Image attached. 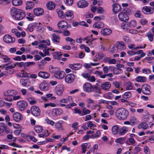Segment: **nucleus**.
<instances>
[{
  "label": "nucleus",
  "mask_w": 154,
  "mask_h": 154,
  "mask_svg": "<svg viewBox=\"0 0 154 154\" xmlns=\"http://www.w3.org/2000/svg\"><path fill=\"white\" fill-rule=\"evenodd\" d=\"M82 66V65L79 63L69 65V67L72 69L74 70H77L79 69Z\"/></svg>",
  "instance_id": "21"
},
{
  "label": "nucleus",
  "mask_w": 154,
  "mask_h": 154,
  "mask_svg": "<svg viewBox=\"0 0 154 154\" xmlns=\"http://www.w3.org/2000/svg\"><path fill=\"white\" fill-rule=\"evenodd\" d=\"M27 100L31 105L35 104L36 103V102L35 100L33 98L30 97L28 98L27 99Z\"/></svg>",
  "instance_id": "47"
},
{
  "label": "nucleus",
  "mask_w": 154,
  "mask_h": 154,
  "mask_svg": "<svg viewBox=\"0 0 154 154\" xmlns=\"http://www.w3.org/2000/svg\"><path fill=\"white\" fill-rule=\"evenodd\" d=\"M4 94L5 96H13L16 94V92L14 90H8Z\"/></svg>",
  "instance_id": "20"
},
{
  "label": "nucleus",
  "mask_w": 154,
  "mask_h": 154,
  "mask_svg": "<svg viewBox=\"0 0 154 154\" xmlns=\"http://www.w3.org/2000/svg\"><path fill=\"white\" fill-rule=\"evenodd\" d=\"M76 105V104L75 103H70L69 104L67 105L66 106V108L70 109L73 106Z\"/></svg>",
  "instance_id": "54"
},
{
  "label": "nucleus",
  "mask_w": 154,
  "mask_h": 154,
  "mask_svg": "<svg viewBox=\"0 0 154 154\" xmlns=\"http://www.w3.org/2000/svg\"><path fill=\"white\" fill-rule=\"evenodd\" d=\"M82 75L84 78L87 79L88 80L90 78V75L88 73H82Z\"/></svg>",
  "instance_id": "57"
},
{
  "label": "nucleus",
  "mask_w": 154,
  "mask_h": 154,
  "mask_svg": "<svg viewBox=\"0 0 154 154\" xmlns=\"http://www.w3.org/2000/svg\"><path fill=\"white\" fill-rule=\"evenodd\" d=\"M141 149V148L138 146H136L134 149V154H137L139 152Z\"/></svg>",
  "instance_id": "45"
},
{
  "label": "nucleus",
  "mask_w": 154,
  "mask_h": 154,
  "mask_svg": "<svg viewBox=\"0 0 154 154\" xmlns=\"http://www.w3.org/2000/svg\"><path fill=\"white\" fill-rule=\"evenodd\" d=\"M116 44L118 48L121 50H123L125 48V46L124 43H121L120 42H117Z\"/></svg>",
  "instance_id": "33"
},
{
  "label": "nucleus",
  "mask_w": 154,
  "mask_h": 154,
  "mask_svg": "<svg viewBox=\"0 0 154 154\" xmlns=\"http://www.w3.org/2000/svg\"><path fill=\"white\" fill-rule=\"evenodd\" d=\"M142 72L143 73L147 74L148 73H151V70L149 69H142Z\"/></svg>",
  "instance_id": "64"
},
{
  "label": "nucleus",
  "mask_w": 154,
  "mask_h": 154,
  "mask_svg": "<svg viewBox=\"0 0 154 154\" xmlns=\"http://www.w3.org/2000/svg\"><path fill=\"white\" fill-rule=\"evenodd\" d=\"M126 129V127H123L122 129L120 130L119 131V134L121 135H122L126 133L127 131Z\"/></svg>",
  "instance_id": "43"
},
{
  "label": "nucleus",
  "mask_w": 154,
  "mask_h": 154,
  "mask_svg": "<svg viewBox=\"0 0 154 154\" xmlns=\"http://www.w3.org/2000/svg\"><path fill=\"white\" fill-rule=\"evenodd\" d=\"M39 88L42 91H47L48 88V86L47 84L44 83L41 84L39 86Z\"/></svg>",
  "instance_id": "32"
},
{
  "label": "nucleus",
  "mask_w": 154,
  "mask_h": 154,
  "mask_svg": "<svg viewBox=\"0 0 154 154\" xmlns=\"http://www.w3.org/2000/svg\"><path fill=\"white\" fill-rule=\"evenodd\" d=\"M111 32V30L109 28L103 29L101 31V34L104 35H109Z\"/></svg>",
  "instance_id": "24"
},
{
  "label": "nucleus",
  "mask_w": 154,
  "mask_h": 154,
  "mask_svg": "<svg viewBox=\"0 0 154 154\" xmlns=\"http://www.w3.org/2000/svg\"><path fill=\"white\" fill-rule=\"evenodd\" d=\"M34 129L36 132L39 133L42 131L43 130V128L41 126L37 125L35 127Z\"/></svg>",
  "instance_id": "38"
},
{
  "label": "nucleus",
  "mask_w": 154,
  "mask_h": 154,
  "mask_svg": "<svg viewBox=\"0 0 154 154\" xmlns=\"http://www.w3.org/2000/svg\"><path fill=\"white\" fill-rule=\"evenodd\" d=\"M52 40L54 43H59L60 42V37L55 34H52Z\"/></svg>",
  "instance_id": "27"
},
{
  "label": "nucleus",
  "mask_w": 154,
  "mask_h": 154,
  "mask_svg": "<svg viewBox=\"0 0 154 154\" xmlns=\"http://www.w3.org/2000/svg\"><path fill=\"white\" fill-rule=\"evenodd\" d=\"M128 115V111L123 108L118 109L116 112V116L118 119L121 120L126 119Z\"/></svg>",
  "instance_id": "2"
},
{
  "label": "nucleus",
  "mask_w": 154,
  "mask_h": 154,
  "mask_svg": "<svg viewBox=\"0 0 154 154\" xmlns=\"http://www.w3.org/2000/svg\"><path fill=\"white\" fill-rule=\"evenodd\" d=\"M14 119L16 121L19 122L23 120L22 115L20 113L16 112L14 113L13 116Z\"/></svg>",
  "instance_id": "10"
},
{
  "label": "nucleus",
  "mask_w": 154,
  "mask_h": 154,
  "mask_svg": "<svg viewBox=\"0 0 154 154\" xmlns=\"http://www.w3.org/2000/svg\"><path fill=\"white\" fill-rule=\"evenodd\" d=\"M10 13L13 18L16 20H21L26 16L25 13L24 11L14 7L11 8Z\"/></svg>",
  "instance_id": "1"
},
{
  "label": "nucleus",
  "mask_w": 154,
  "mask_h": 154,
  "mask_svg": "<svg viewBox=\"0 0 154 154\" xmlns=\"http://www.w3.org/2000/svg\"><path fill=\"white\" fill-rule=\"evenodd\" d=\"M3 40L6 43H12L15 42V39L14 38L12 37L11 35H6L3 37Z\"/></svg>",
  "instance_id": "6"
},
{
  "label": "nucleus",
  "mask_w": 154,
  "mask_h": 154,
  "mask_svg": "<svg viewBox=\"0 0 154 154\" xmlns=\"http://www.w3.org/2000/svg\"><path fill=\"white\" fill-rule=\"evenodd\" d=\"M45 121L48 124H50V125L53 126L54 124L55 123L52 120H51L49 119H48L47 118L45 119Z\"/></svg>",
  "instance_id": "49"
},
{
  "label": "nucleus",
  "mask_w": 154,
  "mask_h": 154,
  "mask_svg": "<svg viewBox=\"0 0 154 154\" xmlns=\"http://www.w3.org/2000/svg\"><path fill=\"white\" fill-rule=\"evenodd\" d=\"M115 48H116V47L115 46L110 47L109 48V51L112 53H114L116 50Z\"/></svg>",
  "instance_id": "61"
},
{
  "label": "nucleus",
  "mask_w": 154,
  "mask_h": 154,
  "mask_svg": "<svg viewBox=\"0 0 154 154\" xmlns=\"http://www.w3.org/2000/svg\"><path fill=\"white\" fill-rule=\"evenodd\" d=\"M152 8L150 7H148L146 6L143 7L142 9L143 12L144 13H149L151 14L153 13V10L151 9Z\"/></svg>",
  "instance_id": "22"
},
{
  "label": "nucleus",
  "mask_w": 154,
  "mask_h": 154,
  "mask_svg": "<svg viewBox=\"0 0 154 154\" xmlns=\"http://www.w3.org/2000/svg\"><path fill=\"white\" fill-rule=\"evenodd\" d=\"M148 127L147 124L145 122H142L140 123L138 126V128H143L144 130L146 129Z\"/></svg>",
  "instance_id": "31"
},
{
  "label": "nucleus",
  "mask_w": 154,
  "mask_h": 154,
  "mask_svg": "<svg viewBox=\"0 0 154 154\" xmlns=\"http://www.w3.org/2000/svg\"><path fill=\"white\" fill-rule=\"evenodd\" d=\"M88 5V2L85 0H81L78 2L77 5L79 8H85L87 7Z\"/></svg>",
  "instance_id": "12"
},
{
  "label": "nucleus",
  "mask_w": 154,
  "mask_h": 154,
  "mask_svg": "<svg viewBox=\"0 0 154 154\" xmlns=\"http://www.w3.org/2000/svg\"><path fill=\"white\" fill-rule=\"evenodd\" d=\"M57 12L60 17L62 18H64L65 14H64L63 11L61 9H57Z\"/></svg>",
  "instance_id": "35"
},
{
  "label": "nucleus",
  "mask_w": 154,
  "mask_h": 154,
  "mask_svg": "<svg viewBox=\"0 0 154 154\" xmlns=\"http://www.w3.org/2000/svg\"><path fill=\"white\" fill-rule=\"evenodd\" d=\"M32 114L34 116H38L40 114V110L39 107L35 106H32L31 108Z\"/></svg>",
  "instance_id": "4"
},
{
  "label": "nucleus",
  "mask_w": 154,
  "mask_h": 154,
  "mask_svg": "<svg viewBox=\"0 0 154 154\" xmlns=\"http://www.w3.org/2000/svg\"><path fill=\"white\" fill-rule=\"evenodd\" d=\"M123 12L125 13V14H126L128 16L129 15H130L131 14V12L130 9L128 8H125L124 10V11Z\"/></svg>",
  "instance_id": "50"
},
{
  "label": "nucleus",
  "mask_w": 154,
  "mask_h": 154,
  "mask_svg": "<svg viewBox=\"0 0 154 154\" xmlns=\"http://www.w3.org/2000/svg\"><path fill=\"white\" fill-rule=\"evenodd\" d=\"M111 84L109 82H105L101 84V87L102 89L107 90L111 87Z\"/></svg>",
  "instance_id": "18"
},
{
  "label": "nucleus",
  "mask_w": 154,
  "mask_h": 154,
  "mask_svg": "<svg viewBox=\"0 0 154 154\" xmlns=\"http://www.w3.org/2000/svg\"><path fill=\"white\" fill-rule=\"evenodd\" d=\"M12 3L14 5L19 6L21 5V0H12Z\"/></svg>",
  "instance_id": "34"
},
{
  "label": "nucleus",
  "mask_w": 154,
  "mask_h": 154,
  "mask_svg": "<svg viewBox=\"0 0 154 154\" xmlns=\"http://www.w3.org/2000/svg\"><path fill=\"white\" fill-rule=\"evenodd\" d=\"M104 24L103 23L96 22L93 25V27L97 28H101L103 27Z\"/></svg>",
  "instance_id": "28"
},
{
  "label": "nucleus",
  "mask_w": 154,
  "mask_h": 154,
  "mask_svg": "<svg viewBox=\"0 0 154 154\" xmlns=\"http://www.w3.org/2000/svg\"><path fill=\"white\" fill-rule=\"evenodd\" d=\"M96 39L95 38L92 37V35H91L90 36H88V41L89 42H91Z\"/></svg>",
  "instance_id": "62"
},
{
  "label": "nucleus",
  "mask_w": 154,
  "mask_h": 154,
  "mask_svg": "<svg viewBox=\"0 0 154 154\" xmlns=\"http://www.w3.org/2000/svg\"><path fill=\"white\" fill-rule=\"evenodd\" d=\"M34 13L36 16H39L42 15L44 13V11L43 9L39 8L34 9Z\"/></svg>",
  "instance_id": "16"
},
{
  "label": "nucleus",
  "mask_w": 154,
  "mask_h": 154,
  "mask_svg": "<svg viewBox=\"0 0 154 154\" xmlns=\"http://www.w3.org/2000/svg\"><path fill=\"white\" fill-rule=\"evenodd\" d=\"M131 96V94L130 92H127L125 93L123 95V97L125 99L129 98Z\"/></svg>",
  "instance_id": "44"
},
{
  "label": "nucleus",
  "mask_w": 154,
  "mask_h": 154,
  "mask_svg": "<svg viewBox=\"0 0 154 154\" xmlns=\"http://www.w3.org/2000/svg\"><path fill=\"white\" fill-rule=\"evenodd\" d=\"M147 36L150 42H152L153 40V35L150 32L147 33Z\"/></svg>",
  "instance_id": "48"
},
{
  "label": "nucleus",
  "mask_w": 154,
  "mask_h": 154,
  "mask_svg": "<svg viewBox=\"0 0 154 154\" xmlns=\"http://www.w3.org/2000/svg\"><path fill=\"white\" fill-rule=\"evenodd\" d=\"M135 80L138 82H143L146 81V78L144 76H138L136 78Z\"/></svg>",
  "instance_id": "29"
},
{
  "label": "nucleus",
  "mask_w": 154,
  "mask_h": 154,
  "mask_svg": "<svg viewBox=\"0 0 154 154\" xmlns=\"http://www.w3.org/2000/svg\"><path fill=\"white\" fill-rule=\"evenodd\" d=\"M75 79L74 75L73 74H68L66 77L65 81L68 83H72L73 82Z\"/></svg>",
  "instance_id": "9"
},
{
  "label": "nucleus",
  "mask_w": 154,
  "mask_h": 154,
  "mask_svg": "<svg viewBox=\"0 0 154 154\" xmlns=\"http://www.w3.org/2000/svg\"><path fill=\"white\" fill-rule=\"evenodd\" d=\"M62 121H60L56 123L55 125L56 128L59 130H63V126L62 125Z\"/></svg>",
  "instance_id": "39"
},
{
  "label": "nucleus",
  "mask_w": 154,
  "mask_h": 154,
  "mask_svg": "<svg viewBox=\"0 0 154 154\" xmlns=\"http://www.w3.org/2000/svg\"><path fill=\"white\" fill-rule=\"evenodd\" d=\"M64 25H62V26H61V28L63 30H65L68 27V24L67 22H65L64 23Z\"/></svg>",
  "instance_id": "59"
},
{
  "label": "nucleus",
  "mask_w": 154,
  "mask_h": 154,
  "mask_svg": "<svg viewBox=\"0 0 154 154\" xmlns=\"http://www.w3.org/2000/svg\"><path fill=\"white\" fill-rule=\"evenodd\" d=\"M63 113V110L60 108H54L53 109L52 111V113H54L56 116L61 114Z\"/></svg>",
  "instance_id": "25"
},
{
  "label": "nucleus",
  "mask_w": 154,
  "mask_h": 154,
  "mask_svg": "<svg viewBox=\"0 0 154 154\" xmlns=\"http://www.w3.org/2000/svg\"><path fill=\"white\" fill-rule=\"evenodd\" d=\"M2 58L4 60L3 63H6L9 61L10 58H9L6 55H2Z\"/></svg>",
  "instance_id": "51"
},
{
  "label": "nucleus",
  "mask_w": 154,
  "mask_h": 154,
  "mask_svg": "<svg viewBox=\"0 0 154 154\" xmlns=\"http://www.w3.org/2000/svg\"><path fill=\"white\" fill-rule=\"evenodd\" d=\"M27 138L28 139H29V140H31L34 142H36L37 141L36 139L33 136H29L28 137H27Z\"/></svg>",
  "instance_id": "56"
},
{
  "label": "nucleus",
  "mask_w": 154,
  "mask_h": 154,
  "mask_svg": "<svg viewBox=\"0 0 154 154\" xmlns=\"http://www.w3.org/2000/svg\"><path fill=\"white\" fill-rule=\"evenodd\" d=\"M150 87L147 84H144L142 86V92L146 95H149L151 93Z\"/></svg>",
  "instance_id": "7"
},
{
  "label": "nucleus",
  "mask_w": 154,
  "mask_h": 154,
  "mask_svg": "<svg viewBox=\"0 0 154 154\" xmlns=\"http://www.w3.org/2000/svg\"><path fill=\"white\" fill-rule=\"evenodd\" d=\"M64 1L67 5H71L73 4V0H64Z\"/></svg>",
  "instance_id": "55"
},
{
  "label": "nucleus",
  "mask_w": 154,
  "mask_h": 154,
  "mask_svg": "<svg viewBox=\"0 0 154 154\" xmlns=\"http://www.w3.org/2000/svg\"><path fill=\"white\" fill-rule=\"evenodd\" d=\"M136 25V21L134 20H132L130 22L127 23V25L130 27H135Z\"/></svg>",
  "instance_id": "41"
},
{
  "label": "nucleus",
  "mask_w": 154,
  "mask_h": 154,
  "mask_svg": "<svg viewBox=\"0 0 154 154\" xmlns=\"http://www.w3.org/2000/svg\"><path fill=\"white\" fill-rule=\"evenodd\" d=\"M119 128V126L116 125L112 127V133L114 134H117Z\"/></svg>",
  "instance_id": "37"
},
{
  "label": "nucleus",
  "mask_w": 154,
  "mask_h": 154,
  "mask_svg": "<svg viewBox=\"0 0 154 154\" xmlns=\"http://www.w3.org/2000/svg\"><path fill=\"white\" fill-rule=\"evenodd\" d=\"M65 22H66V21L65 20H62L58 22L57 24V26L59 28H60L61 27V26H62V25H64V23Z\"/></svg>",
  "instance_id": "60"
},
{
  "label": "nucleus",
  "mask_w": 154,
  "mask_h": 154,
  "mask_svg": "<svg viewBox=\"0 0 154 154\" xmlns=\"http://www.w3.org/2000/svg\"><path fill=\"white\" fill-rule=\"evenodd\" d=\"M65 75V73L63 71H56L54 74V76L56 78L61 79L64 77Z\"/></svg>",
  "instance_id": "14"
},
{
  "label": "nucleus",
  "mask_w": 154,
  "mask_h": 154,
  "mask_svg": "<svg viewBox=\"0 0 154 154\" xmlns=\"http://www.w3.org/2000/svg\"><path fill=\"white\" fill-rule=\"evenodd\" d=\"M30 82L29 80L28 79H21L20 80V82L21 83V84L25 86L29 85L30 84Z\"/></svg>",
  "instance_id": "26"
},
{
  "label": "nucleus",
  "mask_w": 154,
  "mask_h": 154,
  "mask_svg": "<svg viewBox=\"0 0 154 154\" xmlns=\"http://www.w3.org/2000/svg\"><path fill=\"white\" fill-rule=\"evenodd\" d=\"M46 6L48 9L52 10H54L55 7L54 3L52 1H49L46 4Z\"/></svg>",
  "instance_id": "23"
},
{
  "label": "nucleus",
  "mask_w": 154,
  "mask_h": 154,
  "mask_svg": "<svg viewBox=\"0 0 154 154\" xmlns=\"http://www.w3.org/2000/svg\"><path fill=\"white\" fill-rule=\"evenodd\" d=\"M63 87L62 85H58L56 88V93L58 95H60L63 94Z\"/></svg>",
  "instance_id": "13"
},
{
  "label": "nucleus",
  "mask_w": 154,
  "mask_h": 154,
  "mask_svg": "<svg viewBox=\"0 0 154 154\" xmlns=\"http://www.w3.org/2000/svg\"><path fill=\"white\" fill-rule=\"evenodd\" d=\"M38 75L39 77L44 79L48 78L50 76L49 73L46 72L40 71Z\"/></svg>",
  "instance_id": "17"
},
{
  "label": "nucleus",
  "mask_w": 154,
  "mask_h": 154,
  "mask_svg": "<svg viewBox=\"0 0 154 154\" xmlns=\"http://www.w3.org/2000/svg\"><path fill=\"white\" fill-rule=\"evenodd\" d=\"M35 64V63L33 62H26L24 64V68H26L25 67H27L31 65H34Z\"/></svg>",
  "instance_id": "52"
},
{
  "label": "nucleus",
  "mask_w": 154,
  "mask_h": 154,
  "mask_svg": "<svg viewBox=\"0 0 154 154\" xmlns=\"http://www.w3.org/2000/svg\"><path fill=\"white\" fill-rule=\"evenodd\" d=\"M87 125L89 128H94L96 127V125L91 121H89L87 123Z\"/></svg>",
  "instance_id": "53"
},
{
  "label": "nucleus",
  "mask_w": 154,
  "mask_h": 154,
  "mask_svg": "<svg viewBox=\"0 0 154 154\" xmlns=\"http://www.w3.org/2000/svg\"><path fill=\"white\" fill-rule=\"evenodd\" d=\"M18 108L21 111H23L27 106V103L24 100L18 101L17 104Z\"/></svg>",
  "instance_id": "3"
},
{
  "label": "nucleus",
  "mask_w": 154,
  "mask_h": 154,
  "mask_svg": "<svg viewBox=\"0 0 154 154\" xmlns=\"http://www.w3.org/2000/svg\"><path fill=\"white\" fill-rule=\"evenodd\" d=\"M118 17L119 20L122 21L126 22L129 19V16L125 13L122 12L119 13Z\"/></svg>",
  "instance_id": "8"
},
{
  "label": "nucleus",
  "mask_w": 154,
  "mask_h": 154,
  "mask_svg": "<svg viewBox=\"0 0 154 154\" xmlns=\"http://www.w3.org/2000/svg\"><path fill=\"white\" fill-rule=\"evenodd\" d=\"M34 3L32 2H26V9H30L33 7Z\"/></svg>",
  "instance_id": "30"
},
{
  "label": "nucleus",
  "mask_w": 154,
  "mask_h": 154,
  "mask_svg": "<svg viewBox=\"0 0 154 154\" xmlns=\"http://www.w3.org/2000/svg\"><path fill=\"white\" fill-rule=\"evenodd\" d=\"M125 140V139L123 137H120L116 139L115 141L116 143L122 144L123 143V141Z\"/></svg>",
  "instance_id": "46"
},
{
  "label": "nucleus",
  "mask_w": 154,
  "mask_h": 154,
  "mask_svg": "<svg viewBox=\"0 0 154 154\" xmlns=\"http://www.w3.org/2000/svg\"><path fill=\"white\" fill-rule=\"evenodd\" d=\"M94 90H93L94 93L96 94H93V96L95 97H98L100 96V95L99 94L101 93L100 91L101 89L100 88L98 87V86L95 85L94 86Z\"/></svg>",
  "instance_id": "15"
},
{
  "label": "nucleus",
  "mask_w": 154,
  "mask_h": 154,
  "mask_svg": "<svg viewBox=\"0 0 154 154\" xmlns=\"http://www.w3.org/2000/svg\"><path fill=\"white\" fill-rule=\"evenodd\" d=\"M93 87L90 83H86L83 86V89L85 91L89 93L93 92Z\"/></svg>",
  "instance_id": "5"
},
{
  "label": "nucleus",
  "mask_w": 154,
  "mask_h": 154,
  "mask_svg": "<svg viewBox=\"0 0 154 154\" xmlns=\"http://www.w3.org/2000/svg\"><path fill=\"white\" fill-rule=\"evenodd\" d=\"M82 113L81 115L82 116H83L87 114H89L91 112V111L90 110L86 109L85 107H83L82 109Z\"/></svg>",
  "instance_id": "36"
},
{
  "label": "nucleus",
  "mask_w": 154,
  "mask_h": 154,
  "mask_svg": "<svg viewBox=\"0 0 154 154\" xmlns=\"http://www.w3.org/2000/svg\"><path fill=\"white\" fill-rule=\"evenodd\" d=\"M123 39L124 41L126 42H130L129 37L127 36H123Z\"/></svg>",
  "instance_id": "63"
},
{
  "label": "nucleus",
  "mask_w": 154,
  "mask_h": 154,
  "mask_svg": "<svg viewBox=\"0 0 154 154\" xmlns=\"http://www.w3.org/2000/svg\"><path fill=\"white\" fill-rule=\"evenodd\" d=\"M112 11L115 14L117 13L121 10L120 6L117 3H114L112 5Z\"/></svg>",
  "instance_id": "19"
},
{
  "label": "nucleus",
  "mask_w": 154,
  "mask_h": 154,
  "mask_svg": "<svg viewBox=\"0 0 154 154\" xmlns=\"http://www.w3.org/2000/svg\"><path fill=\"white\" fill-rule=\"evenodd\" d=\"M74 17L73 12L71 11H69L65 13L64 17L65 19L68 20H72Z\"/></svg>",
  "instance_id": "11"
},
{
  "label": "nucleus",
  "mask_w": 154,
  "mask_h": 154,
  "mask_svg": "<svg viewBox=\"0 0 154 154\" xmlns=\"http://www.w3.org/2000/svg\"><path fill=\"white\" fill-rule=\"evenodd\" d=\"M130 121L132 123L131 124V125L132 126L137 124L138 122L137 120L135 117H132L130 119Z\"/></svg>",
  "instance_id": "40"
},
{
  "label": "nucleus",
  "mask_w": 154,
  "mask_h": 154,
  "mask_svg": "<svg viewBox=\"0 0 154 154\" xmlns=\"http://www.w3.org/2000/svg\"><path fill=\"white\" fill-rule=\"evenodd\" d=\"M134 16L136 17L142 18L143 17V16L140 13V11H137V12L135 14Z\"/></svg>",
  "instance_id": "58"
},
{
  "label": "nucleus",
  "mask_w": 154,
  "mask_h": 154,
  "mask_svg": "<svg viewBox=\"0 0 154 154\" xmlns=\"http://www.w3.org/2000/svg\"><path fill=\"white\" fill-rule=\"evenodd\" d=\"M101 133L99 131H96V133L95 134L93 133L91 136V137L94 138L96 137H98L100 135Z\"/></svg>",
  "instance_id": "42"
}]
</instances>
